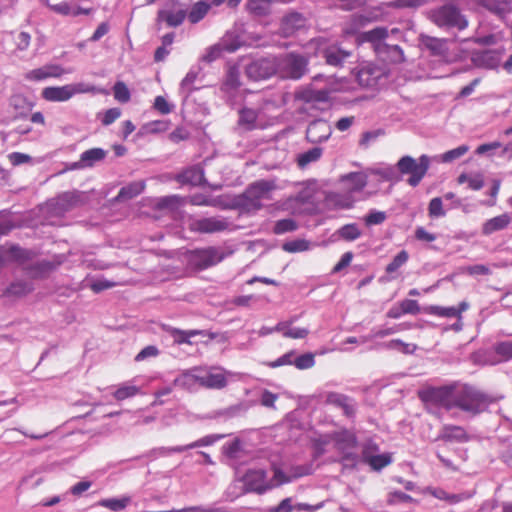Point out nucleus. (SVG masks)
Here are the masks:
<instances>
[{"label":"nucleus","mask_w":512,"mask_h":512,"mask_svg":"<svg viewBox=\"0 0 512 512\" xmlns=\"http://www.w3.org/2000/svg\"><path fill=\"white\" fill-rule=\"evenodd\" d=\"M424 401L436 403L446 410L458 409L468 417L484 412L491 399L479 389L466 384L430 387L421 393Z\"/></svg>","instance_id":"nucleus-1"},{"label":"nucleus","mask_w":512,"mask_h":512,"mask_svg":"<svg viewBox=\"0 0 512 512\" xmlns=\"http://www.w3.org/2000/svg\"><path fill=\"white\" fill-rule=\"evenodd\" d=\"M307 474H309V469L304 466L293 467L288 473L279 467H274L273 476L271 479H268L265 470L251 469L243 477L244 491L263 494L274 487L290 483L294 479Z\"/></svg>","instance_id":"nucleus-2"},{"label":"nucleus","mask_w":512,"mask_h":512,"mask_svg":"<svg viewBox=\"0 0 512 512\" xmlns=\"http://www.w3.org/2000/svg\"><path fill=\"white\" fill-rule=\"evenodd\" d=\"M338 88L332 76L317 74L312 82L296 93V98L308 104H323L331 100V94Z\"/></svg>","instance_id":"nucleus-3"},{"label":"nucleus","mask_w":512,"mask_h":512,"mask_svg":"<svg viewBox=\"0 0 512 512\" xmlns=\"http://www.w3.org/2000/svg\"><path fill=\"white\" fill-rule=\"evenodd\" d=\"M276 184L271 180H259L250 184L245 192L235 199V204L246 212H255L263 207L264 201L272 199Z\"/></svg>","instance_id":"nucleus-4"},{"label":"nucleus","mask_w":512,"mask_h":512,"mask_svg":"<svg viewBox=\"0 0 512 512\" xmlns=\"http://www.w3.org/2000/svg\"><path fill=\"white\" fill-rule=\"evenodd\" d=\"M432 157L422 154L419 158L415 159L412 156H402L396 163V169L401 176H408L407 183L416 187L423 180L427 174Z\"/></svg>","instance_id":"nucleus-5"},{"label":"nucleus","mask_w":512,"mask_h":512,"mask_svg":"<svg viewBox=\"0 0 512 512\" xmlns=\"http://www.w3.org/2000/svg\"><path fill=\"white\" fill-rule=\"evenodd\" d=\"M429 18L435 25L446 31H462L468 26L466 17L452 4H445L431 10Z\"/></svg>","instance_id":"nucleus-6"},{"label":"nucleus","mask_w":512,"mask_h":512,"mask_svg":"<svg viewBox=\"0 0 512 512\" xmlns=\"http://www.w3.org/2000/svg\"><path fill=\"white\" fill-rule=\"evenodd\" d=\"M277 61L276 75L283 79H300L307 72L308 60L297 53H285L275 56Z\"/></svg>","instance_id":"nucleus-7"},{"label":"nucleus","mask_w":512,"mask_h":512,"mask_svg":"<svg viewBox=\"0 0 512 512\" xmlns=\"http://www.w3.org/2000/svg\"><path fill=\"white\" fill-rule=\"evenodd\" d=\"M330 437L336 450L342 455L343 465L345 467H355L359 458L356 451V435L350 430H341L334 432Z\"/></svg>","instance_id":"nucleus-8"},{"label":"nucleus","mask_w":512,"mask_h":512,"mask_svg":"<svg viewBox=\"0 0 512 512\" xmlns=\"http://www.w3.org/2000/svg\"><path fill=\"white\" fill-rule=\"evenodd\" d=\"M277 72L275 56L264 57L252 61L246 67V75L255 81L268 79Z\"/></svg>","instance_id":"nucleus-9"},{"label":"nucleus","mask_w":512,"mask_h":512,"mask_svg":"<svg viewBox=\"0 0 512 512\" xmlns=\"http://www.w3.org/2000/svg\"><path fill=\"white\" fill-rule=\"evenodd\" d=\"M241 46V41L233 33H227L219 43L208 47L201 60L211 63L220 58L222 52H235Z\"/></svg>","instance_id":"nucleus-10"},{"label":"nucleus","mask_w":512,"mask_h":512,"mask_svg":"<svg viewBox=\"0 0 512 512\" xmlns=\"http://www.w3.org/2000/svg\"><path fill=\"white\" fill-rule=\"evenodd\" d=\"M386 76V69L371 62L361 64L357 72V80L361 86L373 88L380 84Z\"/></svg>","instance_id":"nucleus-11"},{"label":"nucleus","mask_w":512,"mask_h":512,"mask_svg":"<svg viewBox=\"0 0 512 512\" xmlns=\"http://www.w3.org/2000/svg\"><path fill=\"white\" fill-rule=\"evenodd\" d=\"M224 256L221 250L215 247L195 250L190 255V263L196 268L203 270L214 266L223 260Z\"/></svg>","instance_id":"nucleus-12"},{"label":"nucleus","mask_w":512,"mask_h":512,"mask_svg":"<svg viewBox=\"0 0 512 512\" xmlns=\"http://www.w3.org/2000/svg\"><path fill=\"white\" fill-rule=\"evenodd\" d=\"M229 221L222 216L205 217L192 219L189 222V229L199 233H216L226 230Z\"/></svg>","instance_id":"nucleus-13"},{"label":"nucleus","mask_w":512,"mask_h":512,"mask_svg":"<svg viewBox=\"0 0 512 512\" xmlns=\"http://www.w3.org/2000/svg\"><path fill=\"white\" fill-rule=\"evenodd\" d=\"M81 195L78 192H64L48 203V210L57 216L63 215L65 212L77 206L80 202Z\"/></svg>","instance_id":"nucleus-14"},{"label":"nucleus","mask_w":512,"mask_h":512,"mask_svg":"<svg viewBox=\"0 0 512 512\" xmlns=\"http://www.w3.org/2000/svg\"><path fill=\"white\" fill-rule=\"evenodd\" d=\"M200 374L201 387H206L209 389H222L227 385L226 375L228 373L221 368H200Z\"/></svg>","instance_id":"nucleus-15"},{"label":"nucleus","mask_w":512,"mask_h":512,"mask_svg":"<svg viewBox=\"0 0 512 512\" xmlns=\"http://www.w3.org/2000/svg\"><path fill=\"white\" fill-rule=\"evenodd\" d=\"M51 11L62 15L76 17L79 15H89L91 13L90 8H82L79 6L76 0L62 1L57 4H51L49 0H41Z\"/></svg>","instance_id":"nucleus-16"},{"label":"nucleus","mask_w":512,"mask_h":512,"mask_svg":"<svg viewBox=\"0 0 512 512\" xmlns=\"http://www.w3.org/2000/svg\"><path fill=\"white\" fill-rule=\"evenodd\" d=\"M332 134L331 125L323 119L312 121L306 130V138L310 143H322L327 141Z\"/></svg>","instance_id":"nucleus-17"},{"label":"nucleus","mask_w":512,"mask_h":512,"mask_svg":"<svg viewBox=\"0 0 512 512\" xmlns=\"http://www.w3.org/2000/svg\"><path fill=\"white\" fill-rule=\"evenodd\" d=\"M70 72V70H66L60 65L49 64L27 72L25 78L30 81H42L47 78H59L63 74Z\"/></svg>","instance_id":"nucleus-18"},{"label":"nucleus","mask_w":512,"mask_h":512,"mask_svg":"<svg viewBox=\"0 0 512 512\" xmlns=\"http://www.w3.org/2000/svg\"><path fill=\"white\" fill-rule=\"evenodd\" d=\"M343 189L355 196L360 193L367 185V175L363 172H351L345 174L340 179Z\"/></svg>","instance_id":"nucleus-19"},{"label":"nucleus","mask_w":512,"mask_h":512,"mask_svg":"<svg viewBox=\"0 0 512 512\" xmlns=\"http://www.w3.org/2000/svg\"><path fill=\"white\" fill-rule=\"evenodd\" d=\"M306 19L303 14L298 12L288 13L283 17L280 25L281 35L284 37L292 36L296 31L304 28Z\"/></svg>","instance_id":"nucleus-20"},{"label":"nucleus","mask_w":512,"mask_h":512,"mask_svg":"<svg viewBox=\"0 0 512 512\" xmlns=\"http://www.w3.org/2000/svg\"><path fill=\"white\" fill-rule=\"evenodd\" d=\"M174 385L188 390H194L201 387L200 368L195 367L186 370L174 379Z\"/></svg>","instance_id":"nucleus-21"},{"label":"nucleus","mask_w":512,"mask_h":512,"mask_svg":"<svg viewBox=\"0 0 512 512\" xmlns=\"http://www.w3.org/2000/svg\"><path fill=\"white\" fill-rule=\"evenodd\" d=\"M30 257V252L17 245L9 247H0V265H4L10 261L24 263Z\"/></svg>","instance_id":"nucleus-22"},{"label":"nucleus","mask_w":512,"mask_h":512,"mask_svg":"<svg viewBox=\"0 0 512 512\" xmlns=\"http://www.w3.org/2000/svg\"><path fill=\"white\" fill-rule=\"evenodd\" d=\"M388 37V30L384 27H377L372 30L366 31L360 35V40L362 42H367L371 44V47L375 52H377L381 46H384L387 42L386 39Z\"/></svg>","instance_id":"nucleus-23"},{"label":"nucleus","mask_w":512,"mask_h":512,"mask_svg":"<svg viewBox=\"0 0 512 512\" xmlns=\"http://www.w3.org/2000/svg\"><path fill=\"white\" fill-rule=\"evenodd\" d=\"M472 61L478 67L494 69L500 63V54L496 50H483L473 53Z\"/></svg>","instance_id":"nucleus-24"},{"label":"nucleus","mask_w":512,"mask_h":512,"mask_svg":"<svg viewBox=\"0 0 512 512\" xmlns=\"http://www.w3.org/2000/svg\"><path fill=\"white\" fill-rule=\"evenodd\" d=\"M42 97L50 102H65L71 99L72 91L70 85L51 86L42 90Z\"/></svg>","instance_id":"nucleus-25"},{"label":"nucleus","mask_w":512,"mask_h":512,"mask_svg":"<svg viewBox=\"0 0 512 512\" xmlns=\"http://www.w3.org/2000/svg\"><path fill=\"white\" fill-rule=\"evenodd\" d=\"M512 218L508 213H503L485 221L482 225V234L488 236L495 232L506 229Z\"/></svg>","instance_id":"nucleus-26"},{"label":"nucleus","mask_w":512,"mask_h":512,"mask_svg":"<svg viewBox=\"0 0 512 512\" xmlns=\"http://www.w3.org/2000/svg\"><path fill=\"white\" fill-rule=\"evenodd\" d=\"M322 54L326 63L334 67H341L351 55L350 52L338 46H329L323 50Z\"/></svg>","instance_id":"nucleus-27"},{"label":"nucleus","mask_w":512,"mask_h":512,"mask_svg":"<svg viewBox=\"0 0 512 512\" xmlns=\"http://www.w3.org/2000/svg\"><path fill=\"white\" fill-rule=\"evenodd\" d=\"M381 47L382 48L375 52L381 61L386 63H399L403 60L404 54L398 45H390L386 43Z\"/></svg>","instance_id":"nucleus-28"},{"label":"nucleus","mask_w":512,"mask_h":512,"mask_svg":"<svg viewBox=\"0 0 512 512\" xmlns=\"http://www.w3.org/2000/svg\"><path fill=\"white\" fill-rule=\"evenodd\" d=\"M327 201L330 205L338 209H350L354 206L357 199L351 193L343 189L341 192L330 193L327 196Z\"/></svg>","instance_id":"nucleus-29"},{"label":"nucleus","mask_w":512,"mask_h":512,"mask_svg":"<svg viewBox=\"0 0 512 512\" xmlns=\"http://www.w3.org/2000/svg\"><path fill=\"white\" fill-rule=\"evenodd\" d=\"M177 179L182 184L201 185L204 181V171L199 166H192L179 174Z\"/></svg>","instance_id":"nucleus-30"},{"label":"nucleus","mask_w":512,"mask_h":512,"mask_svg":"<svg viewBox=\"0 0 512 512\" xmlns=\"http://www.w3.org/2000/svg\"><path fill=\"white\" fill-rule=\"evenodd\" d=\"M187 14L186 11L183 9L179 10H160L158 12V20L159 21H165L168 26L170 27H178L180 26Z\"/></svg>","instance_id":"nucleus-31"},{"label":"nucleus","mask_w":512,"mask_h":512,"mask_svg":"<svg viewBox=\"0 0 512 512\" xmlns=\"http://www.w3.org/2000/svg\"><path fill=\"white\" fill-rule=\"evenodd\" d=\"M258 113L255 109L242 108L239 111L238 125L245 131L257 128Z\"/></svg>","instance_id":"nucleus-32"},{"label":"nucleus","mask_w":512,"mask_h":512,"mask_svg":"<svg viewBox=\"0 0 512 512\" xmlns=\"http://www.w3.org/2000/svg\"><path fill=\"white\" fill-rule=\"evenodd\" d=\"M439 437L445 441L465 442L468 440L466 431L462 427L455 425H445Z\"/></svg>","instance_id":"nucleus-33"},{"label":"nucleus","mask_w":512,"mask_h":512,"mask_svg":"<svg viewBox=\"0 0 512 512\" xmlns=\"http://www.w3.org/2000/svg\"><path fill=\"white\" fill-rule=\"evenodd\" d=\"M55 266L47 260L37 261L25 268L26 274L32 278H43L48 275Z\"/></svg>","instance_id":"nucleus-34"},{"label":"nucleus","mask_w":512,"mask_h":512,"mask_svg":"<svg viewBox=\"0 0 512 512\" xmlns=\"http://www.w3.org/2000/svg\"><path fill=\"white\" fill-rule=\"evenodd\" d=\"M107 155V151L102 148H92L81 153V164L85 168L93 167L96 163L101 162Z\"/></svg>","instance_id":"nucleus-35"},{"label":"nucleus","mask_w":512,"mask_h":512,"mask_svg":"<svg viewBox=\"0 0 512 512\" xmlns=\"http://www.w3.org/2000/svg\"><path fill=\"white\" fill-rule=\"evenodd\" d=\"M380 10L381 8H377L366 14L353 15L351 18V22L354 27L345 28V33H353L357 27L364 26L366 23L370 21L377 20L381 16Z\"/></svg>","instance_id":"nucleus-36"},{"label":"nucleus","mask_w":512,"mask_h":512,"mask_svg":"<svg viewBox=\"0 0 512 512\" xmlns=\"http://www.w3.org/2000/svg\"><path fill=\"white\" fill-rule=\"evenodd\" d=\"M421 44L434 55H443L447 51L446 40L422 35Z\"/></svg>","instance_id":"nucleus-37"},{"label":"nucleus","mask_w":512,"mask_h":512,"mask_svg":"<svg viewBox=\"0 0 512 512\" xmlns=\"http://www.w3.org/2000/svg\"><path fill=\"white\" fill-rule=\"evenodd\" d=\"M323 154L321 147H313L297 155L296 162L300 168H305L311 163L317 162Z\"/></svg>","instance_id":"nucleus-38"},{"label":"nucleus","mask_w":512,"mask_h":512,"mask_svg":"<svg viewBox=\"0 0 512 512\" xmlns=\"http://www.w3.org/2000/svg\"><path fill=\"white\" fill-rule=\"evenodd\" d=\"M168 332L176 344H192L191 338L203 334L201 330H180L177 328H169Z\"/></svg>","instance_id":"nucleus-39"},{"label":"nucleus","mask_w":512,"mask_h":512,"mask_svg":"<svg viewBox=\"0 0 512 512\" xmlns=\"http://www.w3.org/2000/svg\"><path fill=\"white\" fill-rule=\"evenodd\" d=\"M131 502V497L128 495L119 498H106L99 502V505L112 511L124 510Z\"/></svg>","instance_id":"nucleus-40"},{"label":"nucleus","mask_w":512,"mask_h":512,"mask_svg":"<svg viewBox=\"0 0 512 512\" xmlns=\"http://www.w3.org/2000/svg\"><path fill=\"white\" fill-rule=\"evenodd\" d=\"M424 312L430 315L442 317V318H456L459 316V311L456 307H442L438 305H430L424 308Z\"/></svg>","instance_id":"nucleus-41"},{"label":"nucleus","mask_w":512,"mask_h":512,"mask_svg":"<svg viewBox=\"0 0 512 512\" xmlns=\"http://www.w3.org/2000/svg\"><path fill=\"white\" fill-rule=\"evenodd\" d=\"M247 9L255 16L268 15L271 10V0H249Z\"/></svg>","instance_id":"nucleus-42"},{"label":"nucleus","mask_w":512,"mask_h":512,"mask_svg":"<svg viewBox=\"0 0 512 512\" xmlns=\"http://www.w3.org/2000/svg\"><path fill=\"white\" fill-rule=\"evenodd\" d=\"M145 188L143 182H132L122 187L117 195L118 200H127L139 195Z\"/></svg>","instance_id":"nucleus-43"},{"label":"nucleus","mask_w":512,"mask_h":512,"mask_svg":"<svg viewBox=\"0 0 512 512\" xmlns=\"http://www.w3.org/2000/svg\"><path fill=\"white\" fill-rule=\"evenodd\" d=\"M140 391V388L131 382H125L118 386L114 391L113 396L116 400L122 401L127 398L134 397Z\"/></svg>","instance_id":"nucleus-44"},{"label":"nucleus","mask_w":512,"mask_h":512,"mask_svg":"<svg viewBox=\"0 0 512 512\" xmlns=\"http://www.w3.org/2000/svg\"><path fill=\"white\" fill-rule=\"evenodd\" d=\"M184 452L183 445L173 446V447H157L148 451L145 456L150 460H155L162 457H168L173 453H181Z\"/></svg>","instance_id":"nucleus-45"},{"label":"nucleus","mask_w":512,"mask_h":512,"mask_svg":"<svg viewBox=\"0 0 512 512\" xmlns=\"http://www.w3.org/2000/svg\"><path fill=\"white\" fill-rule=\"evenodd\" d=\"M364 462L369 464L373 470L380 471L392 462V458L389 453L373 454L368 459L364 460Z\"/></svg>","instance_id":"nucleus-46"},{"label":"nucleus","mask_w":512,"mask_h":512,"mask_svg":"<svg viewBox=\"0 0 512 512\" xmlns=\"http://www.w3.org/2000/svg\"><path fill=\"white\" fill-rule=\"evenodd\" d=\"M337 235L345 241H354L361 236V230L355 223L346 224L337 230Z\"/></svg>","instance_id":"nucleus-47"},{"label":"nucleus","mask_w":512,"mask_h":512,"mask_svg":"<svg viewBox=\"0 0 512 512\" xmlns=\"http://www.w3.org/2000/svg\"><path fill=\"white\" fill-rule=\"evenodd\" d=\"M312 247L313 244L305 239H294L283 244V250L289 253L304 252Z\"/></svg>","instance_id":"nucleus-48"},{"label":"nucleus","mask_w":512,"mask_h":512,"mask_svg":"<svg viewBox=\"0 0 512 512\" xmlns=\"http://www.w3.org/2000/svg\"><path fill=\"white\" fill-rule=\"evenodd\" d=\"M209 8H210V6L207 3L203 2V1L197 2L196 4L193 5V7L191 8V10L188 14L189 21L193 24L198 23L206 16V14L209 11Z\"/></svg>","instance_id":"nucleus-49"},{"label":"nucleus","mask_w":512,"mask_h":512,"mask_svg":"<svg viewBox=\"0 0 512 512\" xmlns=\"http://www.w3.org/2000/svg\"><path fill=\"white\" fill-rule=\"evenodd\" d=\"M315 365V355L311 352L298 354L295 353V359L293 366L298 370L310 369Z\"/></svg>","instance_id":"nucleus-50"},{"label":"nucleus","mask_w":512,"mask_h":512,"mask_svg":"<svg viewBox=\"0 0 512 512\" xmlns=\"http://www.w3.org/2000/svg\"><path fill=\"white\" fill-rule=\"evenodd\" d=\"M198 76V72L190 70L180 83L179 91L184 98H187L190 93L194 90V83Z\"/></svg>","instance_id":"nucleus-51"},{"label":"nucleus","mask_w":512,"mask_h":512,"mask_svg":"<svg viewBox=\"0 0 512 512\" xmlns=\"http://www.w3.org/2000/svg\"><path fill=\"white\" fill-rule=\"evenodd\" d=\"M468 150H469V146L460 145L457 148L449 150L440 156L433 157L432 159L439 158L443 163H450L456 159H459L463 155H465L468 152Z\"/></svg>","instance_id":"nucleus-52"},{"label":"nucleus","mask_w":512,"mask_h":512,"mask_svg":"<svg viewBox=\"0 0 512 512\" xmlns=\"http://www.w3.org/2000/svg\"><path fill=\"white\" fill-rule=\"evenodd\" d=\"M224 437H225V435H223V434L207 435V436L202 437L190 444L183 445V448H184V451H186V450L194 449V448H198V447L210 446V445H213L214 443H216L217 441L221 440Z\"/></svg>","instance_id":"nucleus-53"},{"label":"nucleus","mask_w":512,"mask_h":512,"mask_svg":"<svg viewBox=\"0 0 512 512\" xmlns=\"http://www.w3.org/2000/svg\"><path fill=\"white\" fill-rule=\"evenodd\" d=\"M384 347L391 350H398L405 354H412L416 350L415 344L405 343L400 339H394L384 344Z\"/></svg>","instance_id":"nucleus-54"},{"label":"nucleus","mask_w":512,"mask_h":512,"mask_svg":"<svg viewBox=\"0 0 512 512\" xmlns=\"http://www.w3.org/2000/svg\"><path fill=\"white\" fill-rule=\"evenodd\" d=\"M239 85V71L234 67L229 68L223 83L224 90L230 91L236 89Z\"/></svg>","instance_id":"nucleus-55"},{"label":"nucleus","mask_w":512,"mask_h":512,"mask_svg":"<svg viewBox=\"0 0 512 512\" xmlns=\"http://www.w3.org/2000/svg\"><path fill=\"white\" fill-rule=\"evenodd\" d=\"M33 289L32 284L26 281H15L7 288V293L11 295H25Z\"/></svg>","instance_id":"nucleus-56"},{"label":"nucleus","mask_w":512,"mask_h":512,"mask_svg":"<svg viewBox=\"0 0 512 512\" xmlns=\"http://www.w3.org/2000/svg\"><path fill=\"white\" fill-rule=\"evenodd\" d=\"M297 229V223L291 219H282L278 220L273 228V232L277 235H281L287 232H292Z\"/></svg>","instance_id":"nucleus-57"},{"label":"nucleus","mask_w":512,"mask_h":512,"mask_svg":"<svg viewBox=\"0 0 512 512\" xmlns=\"http://www.w3.org/2000/svg\"><path fill=\"white\" fill-rule=\"evenodd\" d=\"M409 259V255L407 251H400L393 260L386 266V272L391 274L396 272L400 267H402Z\"/></svg>","instance_id":"nucleus-58"},{"label":"nucleus","mask_w":512,"mask_h":512,"mask_svg":"<svg viewBox=\"0 0 512 512\" xmlns=\"http://www.w3.org/2000/svg\"><path fill=\"white\" fill-rule=\"evenodd\" d=\"M495 353L501 357L502 360H509L512 358V340L498 342L494 345Z\"/></svg>","instance_id":"nucleus-59"},{"label":"nucleus","mask_w":512,"mask_h":512,"mask_svg":"<svg viewBox=\"0 0 512 512\" xmlns=\"http://www.w3.org/2000/svg\"><path fill=\"white\" fill-rule=\"evenodd\" d=\"M404 328L405 327L403 324H397V325H394L393 327H373L372 328V337L384 338L386 336L400 332V331L404 330Z\"/></svg>","instance_id":"nucleus-60"},{"label":"nucleus","mask_w":512,"mask_h":512,"mask_svg":"<svg viewBox=\"0 0 512 512\" xmlns=\"http://www.w3.org/2000/svg\"><path fill=\"white\" fill-rule=\"evenodd\" d=\"M295 353H296V350H290V351L286 352L285 354L281 355L280 357H278L277 359H275L274 361L269 362L267 365L270 368H277V367H281V366L293 365L294 359H295Z\"/></svg>","instance_id":"nucleus-61"},{"label":"nucleus","mask_w":512,"mask_h":512,"mask_svg":"<svg viewBox=\"0 0 512 512\" xmlns=\"http://www.w3.org/2000/svg\"><path fill=\"white\" fill-rule=\"evenodd\" d=\"M169 512H224V509L216 506L215 504L206 506H189L182 509H173Z\"/></svg>","instance_id":"nucleus-62"},{"label":"nucleus","mask_w":512,"mask_h":512,"mask_svg":"<svg viewBox=\"0 0 512 512\" xmlns=\"http://www.w3.org/2000/svg\"><path fill=\"white\" fill-rule=\"evenodd\" d=\"M383 129H376L371 131H365L359 140V145L362 147H368L371 143L375 142L380 136L384 135Z\"/></svg>","instance_id":"nucleus-63"},{"label":"nucleus","mask_w":512,"mask_h":512,"mask_svg":"<svg viewBox=\"0 0 512 512\" xmlns=\"http://www.w3.org/2000/svg\"><path fill=\"white\" fill-rule=\"evenodd\" d=\"M113 92L115 99L121 103H126L130 100V91L123 82H116Z\"/></svg>","instance_id":"nucleus-64"}]
</instances>
